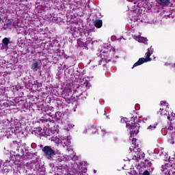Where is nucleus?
<instances>
[{"label": "nucleus", "mask_w": 175, "mask_h": 175, "mask_svg": "<svg viewBox=\"0 0 175 175\" xmlns=\"http://www.w3.org/2000/svg\"><path fill=\"white\" fill-rule=\"evenodd\" d=\"M78 46L79 47H87L88 46L87 41L83 40V38H79L78 40Z\"/></svg>", "instance_id": "nucleus-10"}, {"label": "nucleus", "mask_w": 175, "mask_h": 175, "mask_svg": "<svg viewBox=\"0 0 175 175\" xmlns=\"http://www.w3.org/2000/svg\"><path fill=\"white\" fill-rule=\"evenodd\" d=\"M103 133H106V131L105 130H102Z\"/></svg>", "instance_id": "nucleus-27"}, {"label": "nucleus", "mask_w": 175, "mask_h": 175, "mask_svg": "<svg viewBox=\"0 0 175 175\" xmlns=\"http://www.w3.org/2000/svg\"><path fill=\"white\" fill-rule=\"evenodd\" d=\"M135 160L137 162H139L142 159V157L138 154L137 156H135Z\"/></svg>", "instance_id": "nucleus-19"}, {"label": "nucleus", "mask_w": 175, "mask_h": 175, "mask_svg": "<svg viewBox=\"0 0 175 175\" xmlns=\"http://www.w3.org/2000/svg\"><path fill=\"white\" fill-rule=\"evenodd\" d=\"M158 114H160V116H163L164 118H166V117L169 114V111L163 108H160L159 111H158Z\"/></svg>", "instance_id": "nucleus-9"}, {"label": "nucleus", "mask_w": 175, "mask_h": 175, "mask_svg": "<svg viewBox=\"0 0 175 175\" xmlns=\"http://www.w3.org/2000/svg\"><path fill=\"white\" fill-rule=\"evenodd\" d=\"M139 41L142 42V43H145V44H147L148 40L146 38H140Z\"/></svg>", "instance_id": "nucleus-18"}, {"label": "nucleus", "mask_w": 175, "mask_h": 175, "mask_svg": "<svg viewBox=\"0 0 175 175\" xmlns=\"http://www.w3.org/2000/svg\"><path fill=\"white\" fill-rule=\"evenodd\" d=\"M167 119L170 121V125L165 126L164 131L167 132V133H172V131H173V126H172V121H174L175 120V113H172L171 114L167 115Z\"/></svg>", "instance_id": "nucleus-4"}, {"label": "nucleus", "mask_w": 175, "mask_h": 175, "mask_svg": "<svg viewBox=\"0 0 175 175\" xmlns=\"http://www.w3.org/2000/svg\"><path fill=\"white\" fill-rule=\"evenodd\" d=\"M172 67L175 68V63L173 64Z\"/></svg>", "instance_id": "nucleus-29"}, {"label": "nucleus", "mask_w": 175, "mask_h": 175, "mask_svg": "<svg viewBox=\"0 0 175 175\" xmlns=\"http://www.w3.org/2000/svg\"><path fill=\"white\" fill-rule=\"evenodd\" d=\"M129 1H131V0H128Z\"/></svg>", "instance_id": "nucleus-34"}, {"label": "nucleus", "mask_w": 175, "mask_h": 175, "mask_svg": "<svg viewBox=\"0 0 175 175\" xmlns=\"http://www.w3.org/2000/svg\"><path fill=\"white\" fill-rule=\"evenodd\" d=\"M74 94H75V95H76V96H80V95H81L82 93H80L79 95H77V90H75V91L74 92Z\"/></svg>", "instance_id": "nucleus-24"}, {"label": "nucleus", "mask_w": 175, "mask_h": 175, "mask_svg": "<svg viewBox=\"0 0 175 175\" xmlns=\"http://www.w3.org/2000/svg\"><path fill=\"white\" fill-rule=\"evenodd\" d=\"M0 167H1V163H0Z\"/></svg>", "instance_id": "nucleus-35"}, {"label": "nucleus", "mask_w": 175, "mask_h": 175, "mask_svg": "<svg viewBox=\"0 0 175 175\" xmlns=\"http://www.w3.org/2000/svg\"><path fill=\"white\" fill-rule=\"evenodd\" d=\"M107 118H109V116H107Z\"/></svg>", "instance_id": "nucleus-31"}, {"label": "nucleus", "mask_w": 175, "mask_h": 175, "mask_svg": "<svg viewBox=\"0 0 175 175\" xmlns=\"http://www.w3.org/2000/svg\"><path fill=\"white\" fill-rule=\"evenodd\" d=\"M136 21L138 22L137 16H135L134 18H133V22L136 23Z\"/></svg>", "instance_id": "nucleus-25"}, {"label": "nucleus", "mask_w": 175, "mask_h": 175, "mask_svg": "<svg viewBox=\"0 0 175 175\" xmlns=\"http://www.w3.org/2000/svg\"><path fill=\"white\" fill-rule=\"evenodd\" d=\"M1 21H2V19H1V17H0V23H1Z\"/></svg>", "instance_id": "nucleus-32"}, {"label": "nucleus", "mask_w": 175, "mask_h": 175, "mask_svg": "<svg viewBox=\"0 0 175 175\" xmlns=\"http://www.w3.org/2000/svg\"><path fill=\"white\" fill-rule=\"evenodd\" d=\"M3 44L4 46H8L9 45V38H4L2 40Z\"/></svg>", "instance_id": "nucleus-17"}, {"label": "nucleus", "mask_w": 175, "mask_h": 175, "mask_svg": "<svg viewBox=\"0 0 175 175\" xmlns=\"http://www.w3.org/2000/svg\"><path fill=\"white\" fill-rule=\"evenodd\" d=\"M142 175H150V172L148 170H145Z\"/></svg>", "instance_id": "nucleus-21"}, {"label": "nucleus", "mask_w": 175, "mask_h": 175, "mask_svg": "<svg viewBox=\"0 0 175 175\" xmlns=\"http://www.w3.org/2000/svg\"><path fill=\"white\" fill-rule=\"evenodd\" d=\"M94 173H96V170H94Z\"/></svg>", "instance_id": "nucleus-33"}, {"label": "nucleus", "mask_w": 175, "mask_h": 175, "mask_svg": "<svg viewBox=\"0 0 175 175\" xmlns=\"http://www.w3.org/2000/svg\"><path fill=\"white\" fill-rule=\"evenodd\" d=\"M42 152H44V155L47 157L49 159L53 158L55 155H57V151L51 148V146H45L42 148Z\"/></svg>", "instance_id": "nucleus-3"}, {"label": "nucleus", "mask_w": 175, "mask_h": 175, "mask_svg": "<svg viewBox=\"0 0 175 175\" xmlns=\"http://www.w3.org/2000/svg\"><path fill=\"white\" fill-rule=\"evenodd\" d=\"M100 56L103 57V59H106L108 62H110L111 61V57H110V52H103L100 51Z\"/></svg>", "instance_id": "nucleus-6"}, {"label": "nucleus", "mask_w": 175, "mask_h": 175, "mask_svg": "<svg viewBox=\"0 0 175 175\" xmlns=\"http://www.w3.org/2000/svg\"><path fill=\"white\" fill-rule=\"evenodd\" d=\"M136 138H133L131 143L132 144H133L134 146H136Z\"/></svg>", "instance_id": "nucleus-20"}, {"label": "nucleus", "mask_w": 175, "mask_h": 175, "mask_svg": "<svg viewBox=\"0 0 175 175\" xmlns=\"http://www.w3.org/2000/svg\"><path fill=\"white\" fill-rule=\"evenodd\" d=\"M94 24L96 28H102L103 25V21H102L101 19H96Z\"/></svg>", "instance_id": "nucleus-8"}, {"label": "nucleus", "mask_w": 175, "mask_h": 175, "mask_svg": "<svg viewBox=\"0 0 175 175\" xmlns=\"http://www.w3.org/2000/svg\"><path fill=\"white\" fill-rule=\"evenodd\" d=\"M68 32H70L72 36L77 35V30L75 26H72L68 30Z\"/></svg>", "instance_id": "nucleus-13"}, {"label": "nucleus", "mask_w": 175, "mask_h": 175, "mask_svg": "<svg viewBox=\"0 0 175 175\" xmlns=\"http://www.w3.org/2000/svg\"><path fill=\"white\" fill-rule=\"evenodd\" d=\"M165 105H167V103H166V101H161V106H165Z\"/></svg>", "instance_id": "nucleus-22"}, {"label": "nucleus", "mask_w": 175, "mask_h": 175, "mask_svg": "<svg viewBox=\"0 0 175 175\" xmlns=\"http://www.w3.org/2000/svg\"><path fill=\"white\" fill-rule=\"evenodd\" d=\"M41 66H42L40 65V64H39V62H35L31 64V69L34 72H38V70L40 69Z\"/></svg>", "instance_id": "nucleus-7"}, {"label": "nucleus", "mask_w": 175, "mask_h": 175, "mask_svg": "<svg viewBox=\"0 0 175 175\" xmlns=\"http://www.w3.org/2000/svg\"><path fill=\"white\" fill-rule=\"evenodd\" d=\"M109 62H107V60H106V59H103L102 57V59L98 62V64H97L98 66H99L100 65H103V66H105L106 64H107Z\"/></svg>", "instance_id": "nucleus-14"}, {"label": "nucleus", "mask_w": 175, "mask_h": 175, "mask_svg": "<svg viewBox=\"0 0 175 175\" xmlns=\"http://www.w3.org/2000/svg\"><path fill=\"white\" fill-rule=\"evenodd\" d=\"M142 121L144 124H148L151 122V118L150 117H144Z\"/></svg>", "instance_id": "nucleus-16"}, {"label": "nucleus", "mask_w": 175, "mask_h": 175, "mask_svg": "<svg viewBox=\"0 0 175 175\" xmlns=\"http://www.w3.org/2000/svg\"><path fill=\"white\" fill-rule=\"evenodd\" d=\"M165 169H166V165H162L161 166V171L164 172Z\"/></svg>", "instance_id": "nucleus-23"}, {"label": "nucleus", "mask_w": 175, "mask_h": 175, "mask_svg": "<svg viewBox=\"0 0 175 175\" xmlns=\"http://www.w3.org/2000/svg\"><path fill=\"white\" fill-rule=\"evenodd\" d=\"M103 113H104V114L105 115L106 114V111L103 110Z\"/></svg>", "instance_id": "nucleus-28"}, {"label": "nucleus", "mask_w": 175, "mask_h": 175, "mask_svg": "<svg viewBox=\"0 0 175 175\" xmlns=\"http://www.w3.org/2000/svg\"><path fill=\"white\" fill-rule=\"evenodd\" d=\"M98 132V129L96 128V126H94V133H96Z\"/></svg>", "instance_id": "nucleus-26"}, {"label": "nucleus", "mask_w": 175, "mask_h": 175, "mask_svg": "<svg viewBox=\"0 0 175 175\" xmlns=\"http://www.w3.org/2000/svg\"><path fill=\"white\" fill-rule=\"evenodd\" d=\"M157 126H158V123H154L153 124H150L147 129L148 131H150V132H152V131H155L157 129Z\"/></svg>", "instance_id": "nucleus-12"}, {"label": "nucleus", "mask_w": 175, "mask_h": 175, "mask_svg": "<svg viewBox=\"0 0 175 175\" xmlns=\"http://www.w3.org/2000/svg\"><path fill=\"white\" fill-rule=\"evenodd\" d=\"M152 53H153L152 46H150V48L148 49V52L146 53V58L144 57L139 58L138 61L133 64V68H136V66H140V65H143L144 62H150V61L152 60V59L150 57H151V54H152Z\"/></svg>", "instance_id": "nucleus-2"}, {"label": "nucleus", "mask_w": 175, "mask_h": 175, "mask_svg": "<svg viewBox=\"0 0 175 175\" xmlns=\"http://www.w3.org/2000/svg\"><path fill=\"white\" fill-rule=\"evenodd\" d=\"M121 122H124L126 124V128L130 130L131 136H133V135H137L139 133L140 124L135 122V118L131 119V120H128L126 118H123L121 119Z\"/></svg>", "instance_id": "nucleus-1"}, {"label": "nucleus", "mask_w": 175, "mask_h": 175, "mask_svg": "<svg viewBox=\"0 0 175 175\" xmlns=\"http://www.w3.org/2000/svg\"><path fill=\"white\" fill-rule=\"evenodd\" d=\"M144 158V153H143L142 159Z\"/></svg>", "instance_id": "nucleus-30"}, {"label": "nucleus", "mask_w": 175, "mask_h": 175, "mask_svg": "<svg viewBox=\"0 0 175 175\" xmlns=\"http://www.w3.org/2000/svg\"><path fill=\"white\" fill-rule=\"evenodd\" d=\"M142 165L144 167H148L150 166H151V165H152V163H151V162L147 159H146L144 161V162H142Z\"/></svg>", "instance_id": "nucleus-15"}, {"label": "nucleus", "mask_w": 175, "mask_h": 175, "mask_svg": "<svg viewBox=\"0 0 175 175\" xmlns=\"http://www.w3.org/2000/svg\"><path fill=\"white\" fill-rule=\"evenodd\" d=\"M159 3L162 6H169L170 5V0H159Z\"/></svg>", "instance_id": "nucleus-11"}, {"label": "nucleus", "mask_w": 175, "mask_h": 175, "mask_svg": "<svg viewBox=\"0 0 175 175\" xmlns=\"http://www.w3.org/2000/svg\"><path fill=\"white\" fill-rule=\"evenodd\" d=\"M72 88H68V87H66L63 91L62 95H64V98L66 99H70V98H72Z\"/></svg>", "instance_id": "nucleus-5"}]
</instances>
